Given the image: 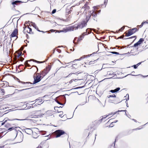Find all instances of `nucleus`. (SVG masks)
<instances>
[{"label": "nucleus", "mask_w": 148, "mask_h": 148, "mask_svg": "<svg viewBox=\"0 0 148 148\" xmlns=\"http://www.w3.org/2000/svg\"><path fill=\"white\" fill-rule=\"evenodd\" d=\"M43 132L42 131H39L37 128H34L32 132V136L34 138H37L39 136V134L41 132Z\"/></svg>", "instance_id": "1"}, {"label": "nucleus", "mask_w": 148, "mask_h": 148, "mask_svg": "<svg viewBox=\"0 0 148 148\" xmlns=\"http://www.w3.org/2000/svg\"><path fill=\"white\" fill-rule=\"evenodd\" d=\"M41 76L39 74H37L36 75H34V81L33 82V84H36L39 82L41 80Z\"/></svg>", "instance_id": "2"}, {"label": "nucleus", "mask_w": 148, "mask_h": 148, "mask_svg": "<svg viewBox=\"0 0 148 148\" xmlns=\"http://www.w3.org/2000/svg\"><path fill=\"white\" fill-rule=\"evenodd\" d=\"M56 134V138H58L61 135L65 133V132L63 130H56L55 132Z\"/></svg>", "instance_id": "3"}, {"label": "nucleus", "mask_w": 148, "mask_h": 148, "mask_svg": "<svg viewBox=\"0 0 148 148\" xmlns=\"http://www.w3.org/2000/svg\"><path fill=\"white\" fill-rule=\"evenodd\" d=\"M23 135L22 134L17 135L15 138L17 143H20L23 141Z\"/></svg>", "instance_id": "4"}, {"label": "nucleus", "mask_w": 148, "mask_h": 148, "mask_svg": "<svg viewBox=\"0 0 148 148\" xmlns=\"http://www.w3.org/2000/svg\"><path fill=\"white\" fill-rule=\"evenodd\" d=\"M144 41V39L143 38H141L136 43H135L133 47L132 46V47H136L138 46V45H140Z\"/></svg>", "instance_id": "5"}, {"label": "nucleus", "mask_w": 148, "mask_h": 148, "mask_svg": "<svg viewBox=\"0 0 148 148\" xmlns=\"http://www.w3.org/2000/svg\"><path fill=\"white\" fill-rule=\"evenodd\" d=\"M86 25V23L84 22L79 24L77 26L76 29H81L84 27Z\"/></svg>", "instance_id": "6"}, {"label": "nucleus", "mask_w": 148, "mask_h": 148, "mask_svg": "<svg viewBox=\"0 0 148 148\" xmlns=\"http://www.w3.org/2000/svg\"><path fill=\"white\" fill-rule=\"evenodd\" d=\"M18 34V30L17 29H15L12 33L10 35V37H13L16 36Z\"/></svg>", "instance_id": "7"}, {"label": "nucleus", "mask_w": 148, "mask_h": 148, "mask_svg": "<svg viewBox=\"0 0 148 148\" xmlns=\"http://www.w3.org/2000/svg\"><path fill=\"white\" fill-rule=\"evenodd\" d=\"M25 30H26L27 32L28 33L31 34L32 33V29L29 27H25L24 30V32Z\"/></svg>", "instance_id": "8"}, {"label": "nucleus", "mask_w": 148, "mask_h": 148, "mask_svg": "<svg viewBox=\"0 0 148 148\" xmlns=\"http://www.w3.org/2000/svg\"><path fill=\"white\" fill-rule=\"evenodd\" d=\"M138 30L137 28H134L132 29H130V36L133 34Z\"/></svg>", "instance_id": "9"}, {"label": "nucleus", "mask_w": 148, "mask_h": 148, "mask_svg": "<svg viewBox=\"0 0 148 148\" xmlns=\"http://www.w3.org/2000/svg\"><path fill=\"white\" fill-rule=\"evenodd\" d=\"M114 98V99H113V103L115 104H117L121 101V100H120L119 99L118 97H116Z\"/></svg>", "instance_id": "10"}, {"label": "nucleus", "mask_w": 148, "mask_h": 148, "mask_svg": "<svg viewBox=\"0 0 148 148\" xmlns=\"http://www.w3.org/2000/svg\"><path fill=\"white\" fill-rule=\"evenodd\" d=\"M89 7L86 4H85L84 6H83L82 8V10H84L85 11H87L89 10Z\"/></svg>", "instance_id": "11"}, {"label": "nucleus", "mask_w": 148, "mask_h": 148, "mask_svg": "<svg viewBox=\"0 0 148 148\" xmlns=\"http://www.w3.org/2000/svg\"><path fill=\"white\" fill-rule=\"evenodd\" d=\"M128 47L129 45H128L127 47L125 46L123 48V50L125 52H127L128 53H129V47Z\"/></svg>", "instance_id": "12"}, {"label": "nucleus", "mask_w": 148, "mask_h": 148, "mask_svg": "<svg viewBox=\"0 0 148 148\" xmlns=\"http://www.w3.org/2000/svg\"><path fill=\"white\" fill-rule=\"evenodd\" d=\"M120 90V88H117L114 90H111L110 91L112 93L117 92Z\"/></svg>", "instance_id": "13"}, {"label": "nucleus", "mask_w": 148, "mask_h": 148, "mask_svg": "<svg viewBox=\"0 0 148 148\" xmlns=\"http://www.w3.org/2000/svg\"><path fill=\"white\" fill-rule=\"evenodd\" d=\"M136 36L130 37V40H131L132 41V42H133L136 39Z\"/></svg>", "instance_id": "14"}, {"label": "nucleus", "mask_w": 148, "mask_h": 148, "mask_svg": "<svg viewBox=\"0 0 148 148\" xmlns=\"http://www.w3.org/2000/svg\"><path fill=\"white\" fill-rule=\"evenodd\" d=\"M141 63H142L141 62H140L138 63V64H137L136 65H134L132 66V67H133L134 69H136L137 67L138 66H139Z\"/></svg>", "instance_id": "15"}, {"label": "nucleus", "mask_w": 148, "mask_h": 148, "mask_svg": "<svg viewBox=\"0 0 148 148\" xmlns=\"http://www.w3.org/2000/svg\"><path fill=\"white\" fill-rule=\"evenodd\" d=\"M32 25L33 26V27L35 28V29H36L39 32H43V31H40V30H39L38 29V27H37L36 26V25L35 24V23H34V24H32Z\"/></svg>", "instance_id": "16"}, {"label": "nucleus", "mask_w": 148, "mask_h": 148, "mask_svg": "<svg viewBox=\"0 0 148 148\" xmlns=\"http://www.w3.org/2000/svg\"><path fill=\"white\" fill-rule=\"evenodd\" d=\"M20 2V1H14L12 3V5H16L17 3L18 2Z\"/></svg>", "instance_id": "17"}, {"label": "nucleus", "mask_w": 148, "mask_h": 148, "mask_svg": "<svg viewBox=\"0 0 148 148\" xmlns=\"http://www.w3.org/2000/svg\"><path fill=\"white\" fill-rule=\"evenodd\" d=\"M110 97H116V95H110L107 96V97L109 98Z\"/></svg>", "instance_id": "18"}, {"label": "nucleus", "mask_w": 148, "mask_h": 148, "mask_svg": "<svg viewBox=\"0 0 148 148\" xmlns=\"http://www.w3.org/2000/svg\"><path fill=\"white\" fill-rule=\"evenodd\" d=\"M33 60L34 61V62H37V63H43L44 62L38 61H36V60Z\"/></svg>", "instance_id": "19"}, {"label": "nucleus", "mask_w": 148, "mask_h": 148, "mask_svg": "<svg viewBox=\"0 0 148 148\" xmlns=\"http://www.w3.org/2000/svg\"><path fill=\"white\" fill-rule=\"evenodd\" d=\"M111 53L113 54H116V55H117L119 54V53L116 52L112 51V52H111Z\"/></svg>", "instance_id": "20"}, {"label": "nucleus", "mask_w": 148, "mask_h": 148, "mask_svg": "<svg viewBox=\"0 0 148 148\" xmlns=\"http://www.w3.org/2000/svg\"><path fill=\"white\" fill-rule=\"evenodd\" d=\"M117 121H118L116 120V121H114L113 122H112L111 123L110 125V126L111 127H112L113 126L112 125H113V123H116L117 122Z\"/></svg>", "instance_id": "21"}, {"label": "nucleus", "mask_w": 148, "mask_h": 148, "mask_svg": "<svg viewBox=\"0 0 148 148\" xmlns=\"http://www.w3.org/2000/svg\"><path fill=\"white\" fill-rule=\"evenodd\" d=\"M93 13L92 14V16L94 17L96 16L97 15V14L96 12H93L92 13Z\"/></svg>", "instance_id": "22"}, {"label": "nucleus", "mask_w": 148, "mask_h": 148, "mask_svg": "<svg viewBox=\"0 0 148 148\" xmlns=\"http://www.w3.org/2000/svg\"><path fill=\"white\" fill-rule=\"evenodd\" d=\"M125 35L127 36H130V30H128L127 34H126Z\"/></svg>", "instance_id": "23"}, {"label": "nucleus", "mask_w": 148, "mask_h": 148, "mask_svg": "<svg viewBox=\"0 0 148 148\" xmlns=\"http://www.w3.org/2000/svg\"><path fill=\"white\" fill-rule=\"evenodd\" d=\"M124 29V27H123L119 29V31L122 32Z\"/></svg>", "instance_id": "24"}, {"label": "nucleus", "mask_w": 148, "mask_h": 148, "mask_svg": "<svg viewBox=\"0 0 148 148\" xmlns=\"http://www.w3.org/2000/svg\"><path fill=\"white\" fill-rule=\"evenodd\" d=\"M110 103H113V100L109 99L108 101Z\"/></svg>", "instance_id": "25"}, {"label": "nucleus", "mask_w": 148, "mask_h": 148, "mask_svg": "<svg viewBox=\"0 0 148 148\" xmlns=\"http://www.w3.org/2000/svg\"><path fill=\"white\" fill-rule=\"evenodd\" d=\"M144 24V23H142L140 25H138V26H139L140 27H141L143 26Z\"/></svg>", "instance_id": "26"}, {"label": "nucleus", "mask_w": 148, "mask_h": 148, "mask_svg": "<svg viewBox=\"0 0 148 148\" xmlns=\"http://www.w3.org/2000/svg\"><path fill=\"white\" fill-rule=\"evenodd\" d=\"M56 9H54L52 11V14H54V13H55L56 12Z\"/></svg>", "instance_id": "27"}, {"label": "nucleus", "mask_w": 148, "mask_h": 148, "mask_svg": "<svg viewBox=\"0 0 148 148\" xmlns=\"http://www.w3.org/2000/svg\"><path fill=\"white\" fill-rule=\"evenodd\" d=\"M21 83H23V84H31L30 82H27L25 83L24 82H22Z\"/></svg>", "instance_id": "28"}, {"label": "nucleus", "mask_w": 148, "mask_h": 148, "mask_svg": "<svg viewBox=\"0 0 148 148\" xmlns=\"http://www.w3.org/2000/svg\"><path fill=\"white\" fill-rule=\"evenodd\" d=\"M73 73H70V74H69L67 77H70V75H71ZM74 74H77V73H74Z\"/></svg>", "instance_id": "29"}, {"label": "nucleus", "mask_w": 148, "mask_h": 148, "mask_svg": "<svg viewBox=\"0 0 148 148\" xmlns=\"http://www.w3.org/2000/svg\"><path fill=\"white\" fill-rule=\"evenodd\" d=\"M21 53H18V57H19L21 56Z\"/></svg>", "instance_id": "30"}, {"label": "nucleus", "mask_w": 148, "mask_h": 148, "mask_svg": "<svg viewBox=\"0 0 148 148\" xmlns=\"http://www.w3.org/2000/svg\"><path fill=\"white\" fill-rule=\"evenodd\" d=\"M14 120H20V121H23V120H25V119H14Z\"/></svg>", "instance_id": "31"}, {"label": "nucleus", "mask_w": 148, "mask_h": 148, "mask_svg": "<svg viewBox=\"0 0 148 148\" xmlns=\"http://www.w3.org/2000/svg\"><path fill=\"white\" fill-rule=\"evenodd\" d=\"M142 23H144V24H145V23H148V21H144V22H143Z\"/></svg>", "instance_id": "32"}, {"label": "nucleus", "mask_w": 148, "mask_h": 148, "mask_svg": "<svg viewBox=\"0 0 148 148\" xmlns=\"http://www.w3.org/2000/svg\"><path fill=\"white\" fill-rule=\"evenodd\" d=\"M72 80H73V81H74V79H71V80L70 82V83H71L73 82V81H72Z\"/></svg>", "instance_id": "33"}, {"label": "nucleus", "mask_w": 148, "mask_h": 148, "mask_svg": "<svg viewBox=\"0 0 148 148\" xmlns=\"http://www.w3.org/2000/svg\"><path fill=\"white\" fill-rule=\"evenodd\" d=\"M72 80H73V81H74V79H71V80L70 82V83H71L73 82V81H72Z\"/></svg>", "instance_id": "34"}, {"label": "nucleus", "mask_w": 148, "mask_h": 148, "mask_svg": "<svg viewBox=\"0 0 148 148\" xmlns=\"http://www.w3.org/2000/svg\"><path fill=\"white\" fill-rule=\"evenodd\" d=\"M82 58H80L79 59H76V60H81V59Z\"/></svg>", "instance_id": "35"}, {"label": "nucleus", "mask_w": 148, "mask_h": 148, "mask_svg": "<svg viewBox=\"0 0 148 148\" xmlns=\"http://www.w3.org/2000/svg\"><path fill=\"white\" fill-rule=\"evenodd\" d=\"M1 91L3 92V93H4V90L3 89H1Z\"/></svg>", "instance_id": "36"}, {"label": "nucleus", "mask_w": 148, "mask_h": 148, "mask_svg": "<svg viewBox=\"0 0 148 148\" xmlns=\"http://www.w3.org/2000/svg\"><path fill=\"white\" fill-rule=\"evenodd\" d=\"M24 59L23 58H21L20 60L21 61H22Z\"/></svg>", "instance_id": "37"}, {"label": "nucleus", "mask_w": 148, "mask_h": 148, "mask_svg": "<svg viewBox=\"0 0 148 148\" xmlns=\"http://www.w3.org/2000/svg\"><path fill=\"white\" fill-rule=\"evenodd\" d=\"M13 129V127H11L8 129V130H11Z\"/></svg>", "instance_id": "38"}, {"label": "nucleus", "mask_w": 148, "mask_h": 148, "mask_svg": "<svg viewBox=\"0 0 148 148\" xmlns=\"http://www.w3.org/2000/svg\"><path fill=\"white\" fill-rule=\"evenodd\" d=\"M134 73V72H132L131 73V75H134L133 74V73Z\"/></svg>", "instance_id": "39"}, {"label": "nucleus", "mask_w": 148, "mask_h": 148, "mask_svg": "<svg viewBox=\"0 0 148 148\" xmlns=\"http://www.w3.org/2000/svg\"><path fill=\"white\" fill-rule=\"evenodd\" d=\"M135 122H137V121L136 120H135V119H132Z\"/></svg>", "instance_id": "40"}, {"label": "nucleus", "mask_w": 148, "mask_h": 148, "mask_svg": "<svg viewBox=\"0 0 148 148\" xmlns=\"http://www.w3.org/2000/svg\"><path fill=\"white\" fill-rule=\"evenodd\" d=\"M77 80H78L77 79H74V81H77Z\"/></svg>", "instance_id": "41"}, {"label": "nucleus", "mask_w": 148, "mask_h": 148, "mask_svg": "<svg viewBox=\"0 0 148 148\" xmlns=\"http://www.w3.org/2000/svg\"><path fill=\"white\" fill-rule=\"evenodd\" d=\"M110 114H109L108 115H107L106 116V117H103V118H105L106 117H107L108 116H109V115H110Z\"/></svg>", "instance_id": "42"}, {"label": "nucleus", "mask_w": 148, "mask_h": 148, "mask_svg": "<svg viewBox=\"0 0 148 148\" xmlns=\"http://www.w3.org/2000/svg\"><path fill=\"white\" fill-rule=\"evenodd\" d=\"M58 103L62 105V104L61 103H60V102H58Z\"/></svg>", "instance_id": "43"}, {"label": "nucleus", "mask_w": 148, "mask_h": 148, "mask_svg": "<svg viewBox=\"0 0 148 148\" xmlns=\"http://www.w3.org/2000/svg\"><path fill=\"white\" fill-rule=\"evenodd\" d=\"M126 101H126V103H126ZM126 106H127V107H128V104H126Z\"/></svg>", "instance_id": "44"}, {"label": "nucleus", "mask_w": 148, "mask_h": 148, "mask_svg": "<svg viewBox=\"0 0 148 148\" xmlns=\"http://www.w3.org/2000/svg\"><path fill=\"white\" fill-rule=\"evenodd\" d=\"M26 89H25V90H26ZM25 90V89H22V90H19V91H22L23 90Z\"/></svg>", "instance_id": "45"}, {"label": "nucleus", "mask_w": 148, "mask_h": 148, "mask_svg": "<svg viewBox=\"0 0 148 148\" xmlns=\"http://www.w3.org/2000/svg\"><path fill=\"white\" fill-rule=\"evenodd\" d=\"M4 123H2L1 125H3L4 124Z\"/></svg>", "instance_id": "46"}, {"label": "nucleus", "mask_w": 148, "mask_h": 148, "mask_svg": "<svg viewBox=\"0 0 148 148\" xmlns=\"http://www.w3.org/2000/svg\"><path fill=\"white\" fill-rule=\"evenodd\" d=\"M127 99H129V95L128 94V98H127Z\"/></svg>", "instance_id": "47"}, {"label": "nucleus", "mask_w": 148, "mask_h": 148, "mask_svg": "<svg viewBox=\"0 0 148 148\" xmlns=\"http://www.w3.org/2000/svg\"><path fill=\"white\" fill-rule=\"evenodd\" d=\"M116 112L113 113L112 114H116Z\"/></svg>", "instance_id": "48"}, {"label": "nucleus", "mask_w": 148, "mask_h": 148, "mask_svg": "<svg viewBox=\"0 0 148 148\" xmlns=\"http://www.w3.org/2000/svg\"><path fill=\"white\" fill-rule=\"evenodd\" d=\"M59 116H61V117L62 115H59Z\"/></svg>", "instance_id": "49"}, {"label": "nucleus", "mask_w": 148, "mask_h": 148, "mask_svg": "<svg viewBox=\"0 0 148 148\" xmlns=\"http://www.w3.org/2000/svg\"><path fill=\"white\" fill-rule=\"evenodd\" d=\"M27 66H29V64H28V63H27Z\"/></svg>", "instance_id": "50"}, {"label": "nucleus", "mask_w": 148, "mask_h": 148, "mask_svg": "<svg viewBox=\"0 0 148 148\" xmlns=\"http://www.w3.org/2000/svg\"><path fill=\"white\" fill-rule=\"evenodd\" d=\"M148 75H146V76H147ZM144 77H145V76H144ZM146 77V76H145Z\"/></svg>", "instance_id": "51"}]
</instances>
